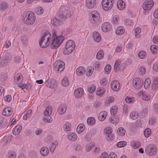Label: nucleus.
<instances>
[{
    "label": "nucleus",
    "mask_w": 158,
    "mask_h": 158,
    "mask_svg": "<svg viewBox=\"0 0 158 158\" xmlns=\"http://www.w3.org/2000/svg\"><path fill=\"white\" fill-rule=\"evenodd\" d=\"M73 11L71 8L67 6H62L59 9L58 17L61 20H65L67 18L71 17Z\"/></svg>",
    "instance_id": "nucleus-1"
},
{
    "label": "nucleus",
    "mask_w": 158,
    "mask_h": 158,
    "mask_svg": "<svg viewBox=\"0 0 158 158\" xmlns=\"http://www.w3.org/2000/svg\"><path fill=\"white\" fill-rule=\"evenodd\" d=\"M53 34V39L51 45V47L52 49H56L62 43L64 39V37L63 36H57L56 31L53 30L52 31Z\"/></svg>",
    "instance_id": "nucleus-2"
},
{
    "label": "nucleus",
    "mask_w": 158,
    "mask_h": 158,
    "mask_svg": "<svg viewBox=\"0 0 158 158\" xmlns=\"http://www.w3.org/2000/svg\"><path fill=\"white\" fill-rule=\"evenodd\" d=\"M36 19V18L33 13L31 11H28L26 15L23 16V22L24 23L28 24H32L34 23Z\"/></svg>",
    "instance_id": "nucleus-3"
},
{
    "label": "nucleus",
    "mask_w": 158,
    "mask_h": 158,
    "mask_svg": "<svg viewBox=\"0 0 158 158\" xmlns=\"http://www.w3.org/2000/svg\"><path fill=\"white\" fill-rule=\"evenodd\" d=\"M75 43L72 40H69L66 43L65 48L64 49L63 53L64 55L70 54L75 49Z\"/></svg>",
    "instance_id": "nucleus-4"
},
{
    "label": "nucleus",
    "mask_w": 158,
    "mask_h": 158,
    "mask_svg": "<svg viewBox=\"0 0 158 158\" xmlns=\"http://www.w3.org/2000/svg\"><path fill=\"white\" fill-rule=\"evenodd\" d=\"M64 62L60 60H56L54 64V69L57 73H60L62 72L64 69Z\"/></svg>",
    "instance_id": "nucleus-5"
},
{
    "label": "nucleus",
    "mask_w": 158,
    "mask_h": 158,
    "mask_svg": "<svg viewBox=\"0 0 158 158\" xmlns=\"http://www.w3.org/2000/svg\"><path fill=\"white\" fill-rule=\"evenodd\" d=\"M114 0H103L102 2V8L106 11L110 9L114 3Z\"/></svg>",
    "instance_id": "nucleus-6"
},
{
    "label": "nucleus",
    "mask_w": 158,
    "mask_h": 158,
    "mask_svg": "<svg viewBox=\"0 0 158 158\" xmlns=\"http://www.w3.org/2000/svg\"><path fill=\"white\" fill-rule=\"evenodd\" d=\"M125 64L120 61L117 60L114 66V71L115 72L122 71L125 68Z\"/></svg>",
    "instance_id": "nucleus-7"
},
{
    "label": "nucleus",
    "mask_w": 158,
    "mask_h": 158,
    "mask_svg": "<svg viewBox=\"0 0 158 158\" xmlns=\"http://www.w3.org/2000/svg\"><path fill=\"white\" fill-rule=\"evenodd\" d=\"M91 17L90 19V23L92 24H95L99 20L100 15L98 12L96 11H94L91 13Z\"/></svg>",
    "instance_id": "nucleus-8"
},
{
    "label": "nucleus",
    "mask_w": 158,
    "mask_h": 158,
    "mask_svg": "<svg viewBox=\"0 0 158 158\" xmlns=\"http://www.w3.org/2000/svg\"><path fill=\"white\" fill-rule=\"evenodd\" d=\"M143 81L141 78H136L133 81V86L136 89H140L143 86Z\"/></svg>",
    "instance_id": "nucleus-9"
},
{
    "label": "nucleus",
    "mask_w": 158,
    "mask_h": 158,
    "mask_svg": "<svg viewBox=\"0 0 158 158\" xmlns=\"http://www.w3.org/2000/svg\"><path fill=\"white\" fill-rule=\"evenodd\" d=\"M105 133L107 136L106 139L108 141H110L114 139V135L112 133V129L110 127L106 128L105 130Z\"/></svg>",
    "instance_id": "nucleus-10"
},
{
    "label": "nucleus",
    "mask_w": 158,
    "mask_h": 158,
    "mask_svg": "<svg viewBox=\"0 0 158 158\" xmlns=\"http://www.w3.org/2000/svg\"><path fill=\"white\" fill-rule=\"evenodd\" d=\"M153 5L154 2L152 0H146L143 3V8L145 10H150Z\"/></svg>",
    "instance_id": "nucleus-11"
},
{
    "label": "nucleus",
    "mask_w": 158,
    "mask_h": 158,
    "mask_svg": "<svg viewBox=\"0 0 158 158\" xmlns=\"http://www.w3.org/2000/svg\"><path fill=\"white\" fill-rule=\"evenodd\" d=\"M138 94L139 96H141L142 99L144 101H148L151 99V96L146 92L140 91L139 92Z\"/></svg>",
    "instance_id": "nucleus-12"
},
{
    "label": "nucleus",
    "mask_w": 158,
    "mask_h": 158,
    "mask_svg": "<svg viewBox=\"0 0 158 158\" xmlns=\"http://www.w3.org/2000/svg\"><path fill=\"white\" fill-rule=\"evenodd\" d=\"M111 88L114 91L118 90L120 87L119 83L116 80H114L111 83Z\"/></svg>",
    "instance_id": "nucleus-13"
},
{
    "label": "nucleus",
    "mask_w": 158,
    "mask_h": 158,
    "mask_svg": "<svg viewBox=\"0 0 158 158\" xmlns=\"http://www.w3.org/2000/svg\"><path fill=\"white\" fill-rule=\"evenodd\" d=\"M45 83H46V86L47 87L53 89L55 85L56 81L54 79H51L48 80Z\"/></svg>",
    "instance_id": "nucleus-14"
},
{
    "label": "nucleus",
    "mask_w": 158,
    "mask_h": 158,
    "mask_svg": "<svg viewBox=\"0 0 158 158\" xmlns=\"http://www.w3.org/2000/svg\"><path fill=\"white\" fill-rule=\"evenodd\" d=\"M83 94V90L81 88H78L74 91V95L77 98H80Z\"/></svg>",
    "instance_id": "nucleus-15"
},
{
    "label": "nucleus",
    "mask_w": 158,
    "mask_h": 158,
    "mask_svg": "<svg viewBox=\"0 0 158 158\" xmlns=\"http://www.w3.org/2000/svg\"><path fill=\"white\" fill-rule=\"evenodd\" d=\"M67 109V106L65 104L61 105L57 110V112L60 115L64 114L65 112Z\"/></svg>",
    "instance_id": "nucleus-16"
},
{
    "label": "nucleus",
    "mask_w": 158,
    "mask_h": 158,
    "mask_svg": "<svg viewBox=\"0 0 158 158\" xmlns=\"http://www.w3.org/2000/svg\"><path fill=\"white\" fill-rule=\"evenodd\" d=\"M23 80L22 75L20 73H18L14 76V81L18 84H20Z\"/></svg>",
    "instance_id": "nucleus-17"
},
{
    "label": "nucleus",
    "mask_w": 158,
    "mask_h": 158,
    "mask_svg": "<svg viewBox=\"0 0 158 158\" xmlns=\"http://www.w3.org/2000/svg\"><path fill=\"white\" fill-rule=\"evenodd\" d=\"M96 2V0H86V6L89 8H92L95 6Z\"/></svg>",
    "instance_id": "nucleus-18"
},
{
    "label": "nucleus",
    "mask_w": 158,
    "mask_h": 158,
    "mask_svg": "<svg viewBox=\"0 0 158 158\" xmlns=\"http://www.w3.org/2000/svg\"><path fill=\"white\" fill-rule=\"evenodd\" d=\"M12 109L9 107H7L4 109L2 114L3 115L9 116L12 114Z\"/></svg>",
    "instance_id": "nucleus-19"
},
{
    "label": "nucleus",
    "mask_w": 158,
    "mask_h": 158,
    "mask_svg": "<svg viewBox=\"0 0 158 158\" xmlns=\"http://www.w3.org/2000/svg\"><path fill=\"white\" fill-rule=\"evenodd\" d=\"M102 28L103 31L104 32H107L110 30L111 27L110 23L106 22L102 24Z\"/></svg>",
    "instance_id": "nucleus-20"
},
{
    "label": "nucleus",
    "mask_w": 158,
    "mask_h": 158,
    "mask_svg": "<svg viewBox=\"0 0 158 158\" xmlns=\"http://www.w3.org/2000/svg\"><path fill=\"white\" fill-rule=\"evenodd\" d=\"M145 152L148 156H153L157 153L156 149H145Z\"/></svg>",
    "instance_id": "nucleus-21"
},
{
    "label": "nucleus",
    "mask_w": 158,
    "mask_h": 158,
    "mask_svg": "<svg viewBox=\"0 0 158 158\" xmlns=\"http://www.w3.org/2000/svg\"><path fill=\"white\" fill-rule=\"evenodd\" d=\"M93 37L94 40L97 42H99L101 40V37L100 34L96 31L94 32L93 34Z\"/></svg>",
    "instance_id": "nucleus-22"
},
{
    "label": "nucleus",
    "mask_w": 158,
    "mask_h": 158,
    "mask_svg": "<svg viewBox=\"0 0 158 158\" xmlns=\"http://www.w3.org/2000/svg\"><path fill=\"white\" fill-rule=\"evenodd\" d=\"M68 139L71 141H75L77 140V137L76 134L73 132L68 134L67 135Z\"/></svg>",
    "instance_id": "nucleus-23"
},
{
    "label": "nucleus",
    "mask_w": 158,
    "mask_h": 158,
    "mask_svg": "<svg viewBox=\"0 0 158 158\" xmlns=\"http://www.w3.org/2000/svg\"><path fill=\"white\" fill-rule=\"evenodd\" d=\"M12 136L11 135H8L5 136L2 141V143L5 146L11 140Z\"/></svg>",
    "instance_id": "nucleus-24"
},
{
    "label": "nucleus",
    "mask_w": 158,
    "mask_h": 158,
    "mask_svg": "<svg viewBox=\"0 0 158 158\" xmlns=\"http://www.w3.org/2000/svg\"><path fill=\"white\" fill-rule=\"evenodd\" d=\"M107 115V113L106 111H102L98 114V119L100 121H103L105 119Z\"/></svg>",
    "instance_id": "nucleus-25"
},
{
    "label": "nucleus",
    "mask_w": 158,
    "mask_h": 158,
    "mask_svg": "<svg viewBox=\"0 0 158 158\" xmlns=\"http://www.w3.org/2000/svg\"><path fill=\"white\" fill-rule=\"evenodd\" d=\"M10 60V59L8 56H6L4 59L0 60V67H2L6 65Z\"/></svg>",
    "instance_id": "nucleus-26"
},
{
    "label": "nucleus",
    "mask_w": 158,
    "mask_h": 158,
    "mask_svg": "<svg viewBox=\"0 0 158 158\" xmlns=\"http://www.w3.org/2000/svg\"><path fill=\"white\" fill-rule=\"evenodd\" d=\"M22 129V126L20 125H18L16 126L13 130V133L15 135H17L20 133Z\"/></svg>",
    "instance_id": "nucleus-27"
},
{
    "label": "nucleus",
    "mask_w": 158,
    "mask_h": 158,
    "mask_svg": "<svg viewBox=\"0 0 158 158\" xmlns=\"http://www.w3.org/2000/svg\"><path fill=\"white\" fill-rule=\"evenodd\" d=\"M50 42V41H48V40L42 41V40H41L39 42V44L40 47L41 48H46L49 45Z\"/></svg>",
    "instance_id": "nucleus-28"
},
{
    "label": "nucleus",
    "mask_w": 158,
    "mask_h": 158,
    "mask_svg": "<svg viewBox=\"0 0 158 158\" xmlns=\"http://www.w3.org/2000/svg\"><path fill=\"white\" fill-rule=\"evenodd\" d=\"M125 6V3L122 0L118 1L117 2V6L120 10H123Z\"/></svg>",
    "instance_id": "nucleus-29"
},
{
    "label": "nucleus",
    "mask_w": 158,
    "mask_h": 158,
    "mask_svg": "<svg viewBox=\"0 0 158 158\" xmlns=\"http://www.w3.org/2000/svg\"><path fill=\"white\" fill-rule=\"evenodd\" d=\"M85 69L83 67H80L76 70V73L79 76L83 75L85 73Z\"/></svg>",
    "instance_id": "nucleus-30"
},
{
    "label": "nucleus",
    "mask_w": 158,
    "mask_h": 158,
    "mask_svg": "<svg viewBox=\"0 0 158 158\" xmlns=\"http://www.w3.org/2000/svg\"><path fill=\"white\" fill-rule=\"evenodd\" d=\"M50 115H44L43 117V120L48 123H51L52 122V118L50 116Z\"/></svg>",
    "instance_id": "nucleus-31"
},
{
    "label": "nucleus",
    "mask_w": 158,
    "mask_h": 158,
    "mask_svg": "<svg viewBox=\"0 0 158 158\" xmlns=\"http://www.w3.org/2000/svg\"><path fill=\"white\" fill-rule=\"evenodd\" d=\"M51 36V34L49 32L47 31L44 34V35L41 37V40H42V41H45V39H46L47 40H48V41H50Z\"/></svg>",
    "instance_id": "nucleus-32"
},
{
    "label": "nucleus",
    "mask_w": 158,
    "mask_h": 158,
    "mask_svg": "<svg viewBox=\"0 0 158 158\" xmlns=\"http://www.w3.org/2000/svg\"><path fill=\"white\" fill-rule=\"evenodd\" d=\"M130 144L131 147L133 148H139L141 146V143L138 141H131Z\"/></svg>",
    "instance_id": "nucleus-33"
},
{
    "label": "nucleus",
    "mask_w": 158,
    "mask_h": 158,
    "mask_svg": "<svg viewBox=\"0 0 158 158\" xmlns=\"http://www.w3.org/2000/svg\"><path fill=\"white\" fill-rule=\"evenodd\" d=\"M9 5L6 2H3L0 3V10L1 11H4L7 9Z\"/></svg>",
    "instance_id": "nucleus-34"
},
{
    "label": "nucleus",
    "mask_w": 158,
    "mask_h": 158,
    "mask_svg": "<svg viewBox=\"0 0 158 158\" xmlns=\"http://www.w3.org/2000/svg\"><path fill=\"white\" fill-rule=\"evenodd\" d=\"M125 29L123 26H119L116 31V33L118 35H121L125 32Z\"/></svg>",
    "instance_id": "nucleus-35"
},
{
    "label": "nucleus",
    "mask_w": 158,
    "mask_h": 158,
    "mask_svg": "<svg viewBox=\"0 0 158 158\" xmlns=\"http://www.w3.org/2000/svg\"><path fill=\"white\" fill-rule=\"evenodd\" d=\"M94 68L91 66H89L86 69V74L87 76L90 77L91 76L93 73Z\"/></svg>",
    "instance_id": "nucleus-36"
},
{
    "label": "nucleus",
    "mask_w": 158,
    "mask_h": 158,
    "mask_svg": "<svg viewBox=\"0 0 158 158\" xmlns=\"http://www.w3.org/2000/svg\"><path fill=\"white\" fill-rule=\"evenodd\" d=\"M52 112V107L51 106H47L45 110L44 111V115H51Z\"/></svg>",
    "instance_id": "nucleus-37"
},
{
    "label": "nucleus",
    "mask_w": 158,
    "mask_h": 158,
    "mask_svg": "<svg viewBox=\"0 0 158 158\" xmlns=\"http://www.w3.org/2000/svg\"><path fill=\"white\" fill-rule=\"evenodd\" d=\"M105 91V90L104 88L100 87L97 89L96 94L98 95L101 96L104 93Z\"/></svg>",
    "instance_id": "nucleus-38"
},
{
    "label": "nucleus",
    "mask_w": 158,
    "mask_h": 158,
    "mask_svg": "<svg viewBox=\"0 0 158 158\" xmlns=\"http://www.w3.org/2000/svg\"><path fill=\"white\" fill-rule=\"evenodd\" d=\"M61 21L57 20L56 18H54L52 19L51 23L54 26H57L60 24Z\"/></svg>",
    "instance_id": "nucleus-39"
},
{
    "label": "nucleus",
    "mask_w": 158,
    "mask_h": 158,
    "mask_svg": "<svg viewBox=\"0 0 158 158\" xmlns=\"http://www.w3.org/2000/svg\"><path fill=\"white\" fill-rule=\"evenodd\" d=\"M7 124V121L6 119L3 118L2 116L0 117V126L3 127H5Z\"/></svg>",
    "instance_id": "nucleus-40"
},
{
    "label": "nucleus",
    "mask_w": 158,
    "mask_h": 158,
    "mask_svg": "<svg viewBox=\"0 0 158 158\" xmlns=\"http://www.w3.org/2000/svg\"><path fill=\"white\" fill-rule=\"evenodd\" d=\"M104 56V52L102 50H101L97 53L96 58L98 60H101L103 57Z\"/></svg>",
    "instance_id": "nucleus-41"
},
{
    "label": "nucleus",
    "mask_w": 158,
    "mask_h": 158,
    "mask_svg": "<svg viewBox=\"0 0 158 158\" xmlns=\"http://www.w3.org/2000/svg\"><path fill=\"white\" fill-rule=\"evenodd\" d=\"M130 117L133 120H136L138 117V113L136 112H131L130 115Z\"/></svg>",
    "instance_id": "nucleus-42"
},
{
    "label": "nucleus",
    "mask_w": 158,
    "mask_h": 158,
    "mask_svg": "<svg viewBox=\"0 0 158 158\" xmlns=\"http://www.w3.org/2000/svg\"><path fill=\"white\" fill-rule=\"evenodd\" d=\"M71 125L69 122L66 123L64 126V129L65 131H71Z\"/></svg>",
    "instance_id": "nucleus-43"
},
{
    "label": "nucleus",
    "mask_w": 158,
    "mask_h": 158,
    "mask_svg": "<svg viewBox=\"0 0 158 158\" xmlns=\"http://www.w3.org/2000/svg\"><path fill=\"white\" fill-rule=\"evenodd\" d=\"M84 129V125L83 124H80L77 127V131L78 133H81L83 131Z\"/></svg>",
    "instance_id": "nucleus-44"
},
{
    "label": "nucleus",
    "mask_w": 158,
    "mask_h": 158,
    "mask_svg": "<svg viewBox=\"0 0 158 158\" xmlns=\"http://www.w3.org/2000/svg\"><path fill=\"white\" fill-rule=\"evenodd\" d=\"M117 132L118 135L120 136H123L125 133V130L123 127H120L118 129Z\"/></svg>",
    "instance_id": "nucleus-45"
},
{
    "label": "nucleus",
    "mask_w": 158,
    "mask_h": 158,
    "mask_svg": "<svg viewBox=\"0 0 158 158\" xmlns=\"http://www.w3.org/2000/svg\"><path fill=\"white\" fill-rule=\"evenodd\" d=\"M118 108L117 106H114L112 107L110 110V112L112 115L114 116L117 114Z\"/></svg>",
    "instance_id": "nucleus-46"
},
{
    "label": "nucleus",
    "mask_w": 158,
    "mask_h": 158,
    "mask_svg": "<svg viewBox=\"0 0 158 158\" xmlns=\"http://www.w3.org/2000/svg\"><path fill=\"white\" fill-rule=\"evenodd\" d=\"M7 156L9 158H15L16 156V154L15 152L13 151H10L8 152Z\"/></svg>",
    "instance_id": "nucleus-47"
},
{
    "label": "nucleus",
    "mask_w": 158,
    "mask_h": 158,
    "mask_svg": "<svg viewBox=\"0 0 158 158\" xmlns=\"http://www.w3.org/2000/svg\"><path fill=\"white\" fill-rule=\"evenodd\" d=\"M69 81L67 77H65L61 81L62 85L64 86H67L69 85Z\"/></svg>",
    "instance_id": "nucleus-48"
},
{
    "label": "nucleus",
    "mask_w": 158,
    "mask_h": 158,
    "mask_svg": "<svg viewBox=\"0 0 158 158\" xmlns=\"http://www.w3.org/2000/svg\"><path fill=\"white\" fill-rule=\"evenodd\" d=\"M151 84V81L150 78H147L144 83V87L145 88L147 89L148 88Z\"/></svg>",
    "instance_id": "nucleus-49"
},
{
    "label": "nucleus",
    "mask_w": 158,
    "mask_h": 158,
    "mask_svg": "<svg viewBox=\"0 0 158 158\" xmlns=\"http://www.w3.org/2000/svg\"><path fill=\"white\" fill-rule=\"evenodd\" d=\"M95 120L93 117H90L88 118L87 120V123L89 125H93L95 123Z\"/></svg>",
    "instance_id": "nucleus-50"
},
{
    "label": "nucleus",
    "mask_w": 158,
    "mask_h": 158,
    "mask_svg": "<svg viewBox=\"0 0 158 158\" xmlns=\"http://www.w3.org/2000/svg\"><path fill=\"white\" fill-rule=\"evenodd\" d=\"M18 86L22 88H26L27 89L29 90L31 88L32 85L31 83H29L28 84H25L22 86L19 85Z\"/></svg>",
    "instance_id": "nucleus-51"
},
{
    "label": "nucleus",
    "mask_w": 158,
    "mask_h": 158,
    "mask_svg": "<svg viewBox=\"0 0 158 158\" xmlns=\"http://www.w3.org/2000/svg\"><path fill=\"white\" fill-rule=\"evenodd\" d=\"M124 24L127 26H131L133 24V22L129 19H125L124 20Z\"/></svg>",
    "instance_id": "nucleus-52"
},
{
    "label": "nucleus",
    "mask_w": 158,
    "mask_h": 158,
    "mask_svg": "<svg viewBox=\"0 0 158 158\" xmlns=\"http://www.w3.org/2000/svg\"><path fill=\"white\" fill-rule=\"evenodd\" d=\"M144 135L146 137H149L151 134V131L150 129L147 128L144 131Z\"/></svg>",
    "instance_id": "nucleus-53"
},
{
    "label": "nucleus",
    "mask_w": 158,
    "mask_h": 158,
    "mask_svg": "<svg viewBox=\"0 0 158 158\" xmlns=\"http://www.w3.org/2000/svg\"><path fill=\"white\" fill-rule=\"evenodd\" d=\"M152 88L154 90L156 89L158 87V79H156L152 84Z\"/></svg>",
    "instance_id": "nucleus-54"
},
{
    "label": "nucleus",
    "mask_w": 158,
    "mask_h": 158,
    "mask_svg": "<svg viewBox=\"0 0 158 158\" xmlns=\"http://www.w3.org/2000/svg\"><path fill=\"white\" fill-rule=\"evenodd\" d=\"M49 152L48 149H41L40 151L41 154L44 156H47Z\"/></svg>",
    "instance_id": "nucleus-55"
},
{
    "label": "nucleus",
    "mask_w": 158,
    "mask_h": 158,
    "mask_svg": "<svg viewBox=\"0 0 158 158\" xmlns=\"http://www.w3.org/2000/svg\"><path fill=\"white\" fill-rule=\"evenodd\" d=\"M109 121L113 123L117 124L119 121V119L114 117H110L109 118Z\"/></svg>",
    "instance_id": "nucleus-56"
},
{
    "label": "nucleus",
    "mask_w": 158,
    "mask_h": 158,
    "mask_svg": "<svg viewBox=\"0 0 158 158\" xmlns=\"http://www.w3.org/2000/svg\"><path fill=\"white\" fill-rule=\"evenodd\" d=\"M7 77V74L6 73H2L0 76V80L2 81L6 80Z\"/></svg>",
    "instance_id": "nucleus-57"
},
{
    "label": "nucleus",
    "mask_w": 158,
    "mask_h": 158,
    "mask_svg": "<svg viewBox=\"0 0 158 158\" xmlns=\"http://www.w3.org/2000/svg\"><path fill=\"white\" fill-rule=\"evenodd\" d=\"M127 143L125 141H120L118 142L117 144V146L119 148L124 147L126 145Z\"/></svg>",
    "instance_id": "nucleus-58"
},
{
    "label": "nucleus",
    "mask_w": 158,
    "mask_h": 158,
    "mask_svg": "<svg viewBox=\"0 0 158 158\" xmlns=\"http://www.w3.org/2000/svg\"><path fill=\"white\" fill-rule=\"evenodd\" d=\"M52 140V138L51 135H48L47 136V137L45 138L44 141L45 142L48 143H50Z\"/></svg>",
    "instance_id": "nucleus-59"
},
{
    "label": "nucleus",
    "mask_w": 158,
    "mask_h": 158,
    "mask_svg": "<svg viewBox=\"0 0 158 158\" xmlns=\"http://www.w3.org/2000/svg\"><path fill=\"white\" fill-rule=\"evenodd\" d=\"M135 98L134 97L130 98L128 97H127L125 99V101L126 102L129 103H132L134 100Z\"/></svg>",
    "instance_id": "nucleus-60"
},
{
    "label": "nucleus",
    "mask_w": 158,
    "mask_h": 158,
    "mask_svg": "<svg viewBox=\"0 0 158 158\" xmlns=\"http://www.w3.org/2000/svg\"><path fill=\"white\" fill-rule=\"evenodd\" d=\"M146 53L144 51L140 52L138 54V56L140 59H143L145 56Z\"/></svg>",
    "instance_id": "nucleus-61"
},
{
    "label": "nucleus",
    "mask_w": 158,
    "mask_h": 158,
    "mask_svg": "<svg viewBox=\"0 0 158 158\" xmlns=\"http://www.w3.org/2000/svg\"><path fill=\"white\" fill-rule=\"evenodd\" d=\"M119 19L118 15H116L114 16L113 18L112 22L114 24H116L118 22Z\"/></svg>",
    "instance_id": "nucleus-62"
},
{
    "label": "nucleus",
    "mask_w": 158,
    "mask_h": 158,
    "mask_svg": "<svg viewBox=\"0 0 158 158\" xmlns=\"http://www.w3.org/2000/svg\"><path fill=\"white\" fill-rule=\"evenodd\" d=\"M157 47L156 45H152L150 47V49L152 52L154 54L156 53L157 51Z\"/></svg>",
    "instance_id": "nucleus-63"
},
{
    "label": "nucleus",
    "mask_w": 158,
    "mask_h": 158,
    "mask_svg": "<svg viewBox=\"0 0 158 158\" xmlns=\"http://www.w3.org/2000/svg\"><path fill=\"white\" fill-rule=\"evenodd\" d=\"M93 68L95 70H97L99 69L100 64L98 62H96L93 63Z\"/></svg>",
    "instance_id": "nucleus-64"
}]
</instances>
